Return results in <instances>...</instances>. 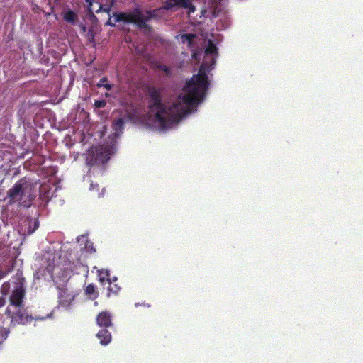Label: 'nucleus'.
I'll use <instances>...</instances> for the list:
<instances>
[{
    "label": "nucleus",
    "instance_id": "b1692460",
    "mask_svg": "<svg viewBox=\"0 0 363 363\" xmlns=\"http://www.w3.org/2000/svg\"><path fill=\"white\" fill-rule=\"evenodd\" d=\"M96 86L98 88H101V87H104L105 88L107 91H110L111 90L113 86L111 84H108V83H106V84H96Z\"/></svg>",
    "mask_w": 363,
    "mask_h": 363
},
{
    "label": "nucleus",
    "instance_id": "0eeeda50",
    "mask_svg": "<svg viewBox=\"0 0 363 363\" xmlns=\"http://www.w3.org/2000/svg\"><path fill=\"white\" fill-rule=\"evenodd\" d=\"M74 299V296L67 289H60L58 294L59 305L65 308H68Z\"/></svg>",
    "mask_w": 363,
    "mask_h": 363
},
{
    "label": "nucleus",
    "instance_id": "6e6552de",
    "mask_svg": "<svg viewBox=\"0 0 363 363\" xmlns=\"http://www.w3.org/2000/svg\"><path fill=\"white\" fill-rule=\"evenodd\" d=\"M96 323L100 327L107 328L112 325V316L108 311L101 312L96 317Z\"/></svg>",
    "mask_w": 363,
    "mask_h": 363
},
{
    "label": "nucleus",
    "instance_id": "c756f323",
    "mask_svg": "<svg viewBox=\"0 0 363 363\" xmlns=\"http://www.w3.org/2000/svg\"><path fill=\"white\" fill-rule=\"evenodd\" d=\"M86 3H88L89 6H91L94 2V0H85Z\"/></svg>",
    "mask_w": 363,
    "mask_h": 363
},
{
    "label": "nucleus",
    "instance_id": "9d476101",
    "mask_svg": "<svg viewBox=\"0 0 363 363\" xmlns=\"http://www.w3.org/2000/svg\"><path fill=\"white\" fill-rule=\"evenodd\" d=\"M96 337L100 340V343L102 345H107L111 341L112 337L111 333L107 330V328H104L100 330Z\"/></svg>",
    "mask_w": 363,
    "mask_h": 363
},
{
    "label": "nucleus",
    "instance_id": "412c9836",
    "mask_svg": "<svg viewBox=\"0 0 363 363\" xmlns=\"http://www.w3.org/2000/svg\"><path fill=\"white\" fill-rule=\"evenodd\" d=\"M157 68L159 69H160L161 71L165 72L167 74H169L170 73V67L165 65H162V64H160L159 65H157Z\"/></svg>",
    "mask_w": 363,
    "mask_h": 363
},
{
    "label": "nucleus",
    "instance_id": "393cba45",
    "mask_svg": "<svg viewBox=\"0 0 363 363\" xmlns=\"http://www.w3.org/2000/svg\"><path fill=\"white\" fill-rule=\"evenodd\" d=\"M9 287V283L6 282V283L3 284V285L1 287V291L2 294H4V295L6 294Z\"/></svg>",
    "mask_w": 363,
    "mask_h": 363
},
{
    "label": "nucleus",
    "instance_id": "1a4fd4ad",
    "mask_svg": "<svg viewBox=\"0 0 363 363\" xmlns=\"http://www.w3.org/2000/svg\"><path fill=\"white\" fill-rule=\"evenodd\" d=\"M86 164L89 167L101 165L97 155V147H91L89 149L86 157Z\"/></svg>",
    "mask_w": 363,
    "mask_h": 363
},
{
    "label": "nucleus",
    "instance_id": "f03ea898",
    "mask_svg": "<svg viewBox=\"0 0 363 363\" xmlns=\"http://www.w3.org/2000/svg\"><path fill=\"white\" fill-rule=\"evenodd\" d=\"M162 10H164L162 6L156 9L147 10L145 15H143L141 9L135 8L129 12H114L113 16L115 17V22L133 23L138 28L150 30L151 28L147 22L152 19H160L162 17Z\"/></svg>",
    "mask_w": 363,
    "mask_h": 363
},
{
    "label": "nucleus",
    "instance_id": "dca6fc26",
    "mask_svg": "<svg viewBox=\"0 0 363 363\" xmlns=\"http://www.w3.org/2000/svg\"><path fill=\"white\" fill-rule=\"evenodd\" d=\"M205 54L206 55H210V54H218V48L216 45L211 41L208 40V45L205 50Z\"/></svg>",
    "mask_w": 363,
    "mask_h": 363
},
{
    "label": "nucleus",
    "instance_id": "7c9ffc66",
    "mask_svg": "<svg viewBox=\"0 0 363 363\" xmlns=\"http://www.w3.org/2000/svg\"><path fill=\"white\" fill-rule=\"evenodd\" d=\"M108 290L111 292H113V293H117V291H118V289L113 290L111 286L108 287Z\"/></svg>",
    "mask_w": 363,
    "mask_h": 363
},
{
    "label": "nucleus",
    "instance_id": "7ed1b4c3",
    "mask_svg": "<svg viewBox=\"0 0 363 363\" xmlns=\"http://www.w3.org/2000/svg\"><path fill=\"white\" fill-rule=\"evenodd\" d=\"M32 184L26 177L21 178L7 191L10 202L19 201L24 207L30 206L35 196L30 194Z\"/></svg>",
    "mask_w": 363,
    "mask_h": 363
},
{
    "label": "nucleus",
    "instance_id": "4be33fe9",
    "mask_svg": "<svg viewBox=\"0 0 363 363\" xmlns=\"http://www.w3.org/2000/svg\"><path fill=\"white\" fill-rule=\"evenodd\" d=\"M7 333L6 328L0 329V343L7 337Z\"/></svg>",
    "mask_w": 363,
    "mask_h": 363
},
{
    "label": "nucleus",
    "instance_id": "ddd939ff",
    "mask_svg": "<svg viewBox=\"0 0 363 363\" xmlns=\"http://www.w3.org/2000/svg\"><path fill=\"white\" fill-rule=\"evenodd\" d=\"M85 294L91 299H96L99 296V293L96 290V286L94 284H90L86 287Z\"/></svg>",
    "mask_w": 363,
    "mask_h": 363
},
{
    "label": "nucleus",
    "instance_id": "4468645a",
    "mask_svg": "<svg viewBox=\"0 0 363 363\" xmlns=\"http://www.w3.org/2000/svg\"><path fill=\"white\" fill-rule=\"evenodd\" d=\"M97 273H98L99 280L101 283L103 284L105 281H108V282L111 284V281H110V278H109L110 273H109L108 270L102 269L98 270Z\"/></svg>",
    "mask_w": 363,
    "mask_h": 363
},
{
    "label": "nucleus",
    "instance_id": "f3484780",
    "mask_svg": "<svg viewBox=\"0 0 363 363\" xmlns=\"http://www.w3.org/2000/svg\"><path fill=\"white\" fill-rule=\"evenodd\" d=\"M64 19L65 21L74 23L77 19V14L72 10H69L65 13Z\"/></svg>",
    "mask_w": 363,
    "mask_h": 363
},
{
    "label": "nucleus",
    "instance_id": "39448f33",
    "mask_svg": "<svg viewBox=\"0 0 363 363\" xmlns=\"http://www.w3.org/2000/svg\"><path fill=\"white\" fill-rule=\"evenodd\" d=\"M162 9L166 11H176L179 9L189 10V13H194L196 10L192 0H162Z\"/></svg>",
    "mask_w": 363,
    "mask_h": 363
},
{
    "label": "nucleus",
    "instance_id": "6ab92c4d",
    "mask_svg": "<svg viewBox=\"0 0 363 363\" xmlns=\"http://www.w3.org/2000/svg\"><path fill=\"white\" fill-rule=\"evenodd\" d=\"M111 8L108 5H101L99 7V9L96 11V13H99V11H103L108 15L111 14Z\"/></svg>",
    "mask_w": 363,
    "mask_h": 363
},
{
    "label": "nucleus",
    "instance_id": "2eb2a0df",
    "mask_svg": "<svg viewBox=\"0 0 363 363\" xmlns=\"http://www.w3.org/2000/svg\"><path fill=\"white\" fill-rule=\"evenodd\" d=\"M196 38L195 34L186 33L181 35V40L182 43H187L188 47L191 48L193 45L194 39Z\"/></svg>",
    "mask_w": 363,
    "mask_h": 363
},
{
    "label": "nucleus",
    "instance_id": "f257e3e1",
    "mask_svg": "<svg viewBox=\"0 0 363 363\" xmlns=\"http://www.w3.org/2000/svg\"><path fill=\"white\" fill-rule=\"evenodd\" d=\"M216 64V59L212 57L209 67L203 62L199 69L198 74H194L188 81L183 90L185 94L177 103L172 107H167L162 101L161 89L155 86H149L148 108L150 115L154 116L155 122L162 129L170 127L173 123L179 121L184 116L191 112L192 107L197 106L204 99L208 86L207 71L213 69Z\"/></svg>",
    "mask_w": 363,
    "mask_h": 363
},
{
    "label": "nucleus",
    "instance_id": "cd10ccee",
    "mask_svg": "<svg viewBox=\"0 0 363 363\" xmlns=\"http://www.w3.org/2000/svg\"><path fill=\"white\" fill-rule=\"evenodd\" d=\"M108 82V79L106 77H102L98 84H106Z\"/></svg>",
    "mask_w": 363,
    "mask_h": 363
},
{
    "label": "nucleus",
    "instance_id": "f8f14e48",
    "mask_svg": "<svg viewBox=\"0 0 363 363\" xmlns=\"http://www.w3.org/2000/svg\"><path fill=\"white\" fill-rule=\"evenodd\" d=\"M72 271L74 274H82L85 276H87L89 274V267L87 265L83 264L80 262H77L74 265V268L72 269Z\"/></svg>",
    "mask_w": 363,
    "mask_h": 363
},
{
    "label": "nucleus",
    "instance_id": "9b49d317",
    "mask_svg": "<svg viewBox=\"0 0 363 363\" xmlns=\"http://www.w3.org/2000/svg\"><path fill=\"white\" fill-rule=\"evenodd\" d=\"M97 155L100 164H104L110 158L109 151L106 148L102 147H97Z\"/></svg>",
    "mask_w": 363,
    "mask_h": 363
},
{
    "label": "nucleus",
    "instance_id": "a878e982",
    "mask_svg": "<svg viewBox=\"0 0 363 363\" xmlns=\"http://www.w3.org/2000/svg\"><path fill=\"white\" fill-rule=\"evenodd\" d=\"M39 226L38 222L37 220H35L33 223V228L32 230H28V234L30 235L32 234Z\"/></svg>",
    "mask_w": 363,
    "mask_h": 363
},
{
    "label": "nucleus",
    "instance_id": "aec40b11",
    "mask_svg": "<svg viewBox=\"0 0 363 363\" xmlns=\"http://www.w3.org/2000/svg\"><path fill=\"white\" fill-rule=\"evenodd\" d=\"M108 21H106V23H105L106 26H111V27H114L116 26V23L115 22V17L112 15H108Z\"/></svg>",
    "mask_w": 363,
    "mask_h": 363
},
{
    "label": "nucleus",
    "instance_id": "bb28decb",
    "mask_svg": "<svg viewBox=\"0 0 363 363\" xmlns=\"http://www.w3.org/2000/svg\"><path fill=\"white\" fill-rule=\"evenodd\" d=\"M117 0H110L109 4H108L111 9L116 4Z\"/></svg>",
    "mask_w": 363,
    "mask_h": 363
},
{
    "label": "nucleus",
    "instance_id": "5701e85b",
    "mask_svg": "<svg viewBox=\"0 0 363 363\" xmlns=\"http://www.w3.org/2000/svg\"><path fill=\"white\" fill-rule=\"evenodd\" d=\"M106 102L104 100H96L94 102V106L96 108H103L106 106Z\"/></svg>",
    "mask_w": 363,
    "mask_h": 363
},
{
    "label": "nucleus",
    "instance_id": "2f4dec72",
    "mask_svg": "<svg viewBox=\"0 0 363 363\" xmlns=\"http://www.w3.org/2000/svg\"><path fill=\"white\" fill-rule=\"evenodd\" d=\"M135 306L136 307H138L139 306H142V305H141V304H140L139 303H135Z\"/></svg>",
    "mask_w": 363,
    "mask_h": 363
},
{
    "label": "nucleus",
    "instance_id": "423d86ee",
    "mask_svg": "<svg viewBox=\"0 0 363 363\" xmlns=\"http://www.w3.org/2000/svg\"><path fill=\"white\" fill-rule=\"evenodd\" d=\"M26 295V291L23 286H18L16 289L12 292L10 298H9V305L8 306L18 307V306H24L23 305V298Z\"/></svg>",
    "mask_w": 363,
    "mask_h": 363
},
{
    "label": "nucleus",
    "instance_id": "c85d7f7f",
    "mask_svg": "<svg viewBox=\"0 0 363 363\" xmlns=\"http://www.w3.org/2000/svg\"><path fill=\"white\" fill-rule=\"evenodd\" d=\"M5 299L2 297L0 298V308L3 307L5 305Z\"/></svg>",
    "mask_w": 363,
    "mask_h": 363
},
{
    "label": "nucleus",
    "instance_id": "20e7f679",
    "mask_svg": "<svg viewBox=\"0 0 363 363\" xmlns=\"http://www.w3.org/2000/svg\"><path fill=\"white\" fill-rule=\"evenodd\" d=\"M5 315L10 320L9 326L14 327L16 325H26L30 323L33 317L28 313L24 306L13 307L7 306Z\"/></svg>",
    "mask_w": 363,
    "mask_h": 363
},
{
    "label": "nucleus",
    "instance_id": "a211bd4d",
    "mask_svg": "<svg viewBox=\"0 0 363 363\" xmlns=\"http://www.w3.org/2000/svg\"><path fill=\"white\" fill-rule=\"evenodd\" d=\"M124 121L122 118H120L115 121L113 123V128L116 130H121L123 128Z\"/></svg>",
    "mask_w": 363,
    "mask_h": 363
}]
</instances>
